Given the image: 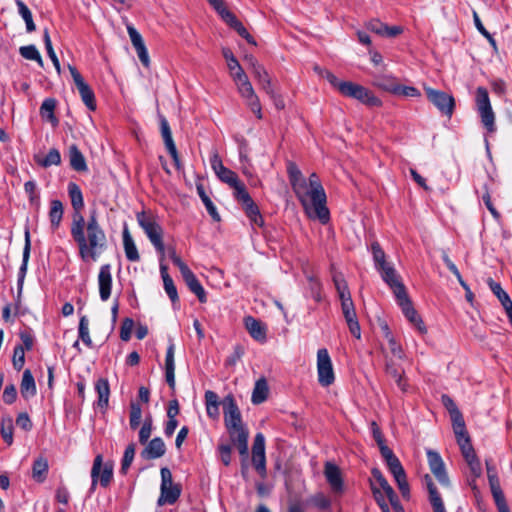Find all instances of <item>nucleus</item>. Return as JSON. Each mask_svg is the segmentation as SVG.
<instances>
[{
	"instance_id": "nucleus-42",
	"label": "nucleus",
	"mask_w": 512,
	"mask_h": 512,
	"mask_svg": "<svg viewBox=\"0 0 512 512\" xmlns=\"http://www.w3.org/2000/svg\"><path fill=\"white\" fill-rule=\"evenodd\" d=\"M30 256V238H29V232L26 231L25 233V246L23 250V259L22 264L18 272V287L21 290L23 281L27 272V264Z\"/></svg>"
},
{
	"instance_id": "nucleus-13",
	"label": "nucleus",
	"mask_w": 512,
	"mask_h": 512,
	"mask_svg": "<svg viewBox=\"0 0 512 512\" xmlns=\"http://www.w3.org/2000/svg\"><path fill=\"white\" fill-rule=\"evenodd\" d=\"M395 297L407 320L413 324L421 334H425L427 332L426 326L417 311L414 309L412 302L407 295L406 289L403 290V292L395 294Z\"/></svg>"
},
{
	"instance_id": "nucleus-62",
	"label": "nucleus",
	"mask_w": 512,
	"mask_h": 512,
	"mask_svg": "<svg viewBox=\"0 0 512 512\" xmlns=\"http://www.w3.org/2000/svg\"><path fill=\"white\" fill-rule=\"evenodd\" d=\"M12 363L14 369L17 371L23 368L25 364V350L23 346L16 345L14 347Z\"/></svg>"
},
{
	"instance_id": "nucleus-29",
	"label": "nucleus",
	"mask_w": 512,
	"mask_h": 512,
	"mask_svg": "<svg viewBox=\"0 0 512 512\" xmlns=\"http://www.w3.org/2000/svg\"><path fill=\"white\" fill-rule=\"evenodd\" d=\"M160 497L158 498L157 504L163 506L164 504H174L181 495V486L179 484L166 485L160 487Z\"/></svg>"
},
{
	"instance_id": "nucleus-32",
	"label": "nucleus",
	"mask_w": 512,
	"mask_h": 512,
	"mask_svg": "<svg viewBox=\"0 0 512 512\" xmlns=\"http://www.w3.org/2000/svg\"><path fill=\"white\" fill-rule=\"evenodd\" d=\"M204 397L208 417L213 420L218 419L220 415L218 395L214 391L207 390Z\"/></svg>"
},
{
	"instance_id": "nucleus-58",
	"label": "nucleus",
	"mask_w": 512,
	"mask_h": 512,
	"mask_svg": "<svg viewBox=\"0 0 512 512\" xmlns=\"http://www.w3.org/2000/svg\"><path fill=\"white\" fill-rule=\"evenodd\" d=\"M134 456H135V444L132 443V444H129L124 451V455H123V458L121 461V468H120V472L122 474L127 473L128 469L130 468V466L133 462Z\"/></svg>"
},
{
	"instance_id": "nucleus-51",
	"label": "nucleus",
	"mask_w": 512,
	"mask_h": 512,
	"mask_svg": "<svg viewBox=\"0 0 512 512\" xmlns=\"http://www.w3.org/2000/svg\"><path fill=\"white\" fill-rule=\"evenodd\" d=\"M78 336L79 339L82 340V342L89 348L92 347V339L90 337L89 333V320L87 316H82L79 320V327H78Z\"/></svg>"
},
{
	"instance_id": "nucleus-25",
	"label": "nucleus",
	"mask_w": 512,
	"mask_h": 512,
	"mask_svg": "<svg viewBox=\"0 0 512 512\" xmlns=\"http://www.w3.org/2000/svg\"><path fill=\"white\" fill-rule=\"evenodd\" d=\"M244 324L253 339L259 342L266 341V327L260 320L247 316L244 318Z\"/></svg>"
},
{
	"instance_id": "nucleus-53",
	"label": "nucleus",
	"mask_w": 512,
	"mask_h": 512,
	"mask_svg": "<svg viewBox=\"0 0 512 512\" xmlns=\"http://www.w3.org/2000/svg\"><path fill=\"white\" fill-rule=\"evenodd\" d=\"M223 57L227 61V66L231 72V75L241 73V71H244L242 67L240 66L238 60L234 57L232 51L229 48H223L222 49Z\"/></svg>"
},
{
	"instance_id": "nucleus-33",
	"label": "nucleus",
	"mask_w": 512,
	"mask_h": 512,
	"mask_svg": "<svg viewBox=\"0 0 512 512\" xmlns=\"http://www.w3.org/2000/svg\"><path fill=\"white\" fill-rule=\"evenodd\" d=\"M95 390L98 394V406L101 409H106L109 403L110 387L108 380L99 378L95 383Z\"/></svg>"
},
{
	"instance_id": "nucleus-21",
	"label": "nucleus",
	"mask_w": 512,
	"mask_h": 512,
	"mask_svg": "<svg viewBox=\"0 0 512 512\" xmlns=\"http://www.w3.org/2000/svg\"><path fill=\"white\" fill-rule=\"evenodd\" d=\"M324 474L332 491L335 493H341L343 491V479L339 467L334 463L326 462Z\"/></svg>"
},
{
	"instance_id": "nucleus-2",
	"label": "nucleus",
	"mask_w": 512,
	"mask_h": 512,
	"mask_svg": "<svg viewBox=\"0 0 512 512\" xmlns=\"http://www.w3.org/2000/svg\"><path fill=\"white\" fill-rule=\"evenodd\" d=\"M307 202L312 207L311 219H318L322 224L330 220V212L326 206L325 190L316 173H312L307 180Z\"/></svg>"
},
{
	"instance_id": "nucleus-9",
	"label": "nucleus",
	"mask_w": 512,
	"mask_h": 512,
	"mask_svg": "<svg viewBox=\"0 0 512 512\" xmlns=\"http://www.w3.org/2000/svg\"><path fill=\"white\" fill-rule=\"evenodd\" d=\"M317 373L319 384L328 387L335 380L331 358L327 349L322 348L317 352Z\"/></svg>"
},
{
	"instance_id": "nucleus-8",
	"label": "nucleus",
	"mask_w": 512,
	"mask_h": 512,
	"mask_svg": "<svg viewBox=\"0 0 512 512\" xmlns=\"http://www.w3.org/2000/svg\"><path fill=\"white\" fill-rule=\"evenodd\" d=\"M340 93L349 98L356 99L369 106H380L381 101L373 93L362 85L346 81L340 87Z\"/></svg>"
},
{
	"instance_id": "nucleus-31",
	"label": "nucleus",
	"mask_w": 512,
	"mask_h": 512,
	"mask_svg": "<svg viewBox=\"0 0 512 512\" xmlns=\"http://www.w3.org/2000/svg\"><path fill=\"white\" fill-rule=\"evenodd\" d=\"M122 236L126 258L131 262L139 261L140 255L138 249L127 227H124Z\"/></svg>"
},
{
	"instance_id": "nucleus-24",
	"label": "nucleus",
	"mask_w": 512,
	"mask_h": 512,
	"mask_svg": "<svg viewBox=\"0 0 512 512\" xmlns=\"http://www.w3.org/2000/svg\"><path fill=\"white\" fill-rule=\"evenodd\" d=\"M423 483L429 492V500L432 505L433 512H446L442 498L437 491L431 476L426 474L423 478Z\"/></svg>"
},
{
	"instance_id": "nucleus-3",
	"label": "nucleus",
	"mask_w": 512,
	"mask_h": 512,
	"mask_svg": "<svg viewBox=\"0 0 512 512\" xmlns=\"http://www.w3.org/2000/svg\"><path fill=\"white\" fill-rule=\"evenodd\" d=\"M136 218L139 226L144 230L151 244L154 246L156 251L163 256L165 251L163 243V229L157 222L156 217L142 211L137 213Z\"/></svg>"
},
{
	"instance_id": "nucleus-36",
	"label": "nucleus",
	"mask_w": 512,
	"mask_h": 512,
	"mask_svg": "<svg viewBox=\"0 0 512 512\" xmlns=\"http://www.w3.org/2000/svg\"><path fill=\"white\" fill-rule=\"evenodd\" d=\"M371 474L372 478L369 480V482L375 483L376 487L379 488L380 492L383 494L384 497L394 492V489L391 487V485L388 483V481L378 468H373L371 470Z\"/></svg>"
},
{
	"instance_id": "nucleus-54",
	"label": "nucleus",
	"mask_w": 512,
	"mask_h": 512,
	"mask_svg": "<svg viewBox=\"0 0 512 512\" xmlns=\"http://www.w3.org/2000/svg\"><path fill=\"white\" fill-rule=\"evenodd\" d=\"M1 436L7 445L13 443V422L11 418H3L0 428Z\"/></svg>"
},
{
	"instance_id": "nucleus-55",
	"label": "nucleus",
	"mask_w": 512,
	"mask_h": 512,
	"mask_svg": "<svg viewBox=\"0 0 512 512\" xmlns=\"http://www.w3.org/2000/svg\"><path fill=\"white\" fill-rule=\"evenodd\" d=\"M197 191L210 216L214 220L219 221L220 216L217 212V209L209 196L205 193L204 189L202 187H197Z\"/></svg>"
},
{
	"instance_id": "nucleus-19",
	"label": "nucleus",
	"mask_w": 512,
	"mask_h": 512,
	"mask_svg": "<svg viewBox=\"0 0 512 512\" xmlns=\"http://www.w3.org/2000/svg\"><path fill=\"white\" fill-rule=\"evenodd\" d=\"M99 295L102 301H107L111 296L112 290V274L111 265L104 264L100 267L98 273Z\"/></svg>"
},
{
	"instance_id": "nucleus-10",
	"label": "nucleus",
	"mask_w": 512,
	"mask_h": 512,
	"mask_svg": "<svg viewBox=\"0 0 512 512\" xmlns=\"http://www.w3.org/2000/svg\"><path fill=\"white\" fill-rule=\"evenodd\" d=\"M68 69L74 81V84L80 94V97L85 104V106L90 110L94 111L97 107L95 94L91 87L85 82L84 78L77 70L76 67L72 65H68Z\"/></svg>"
},
{
	"instance_id": "nucleus-38",
	"label": "nucleus",
	"mask_w": 512,
	"mask_h": 512,
	"mask_svg": "<svg viewBox=\"0 0 512 512\" xmlns=\"http://www.w3.org/2000/svg\"><path fill=\"white\" fill-rule=\"evenodd\" d=\"M63 204L60 200L54 199L50 202V210H49V219L51 223V227L53 230H56L62 221L63 217Z\"/></svg>"
},
{
	"instance_id": "nucleus-52",
	"label": "nucleus",
	"mask_w": 512,
	"mask_h": 512,
	"mask_svg": "<svg viewBox=\"0 0 512 512\" xmlns=\"http://www.w3.org/2000/svg\"><path fill=\"white\" fill-rule=\"evenodd\" d=\"M142 419V409L141 406L136 402L130 403V418L129 425L132 430H135L139 427Z\"/></svg>"
},
{
	"instance_id": "nucleus-14",
	"label": "nucleus",
	"mask_w": 512,
	"mask_h": 512,
	"mask_svg": "<svg viewBox=\"0 0 512 512\" xmlns=\"http://www.w3.org/2000/svg\"><path fill=\"white\" fill-rule=\"evenodd\" d=\"M395 297L407 320L413 324L421 334H425L427 332L426 326L417 311L414 309L412 302L407 295L406 289L403 290V292L395 294Z\"/></svg>"
},
{
	"instance_id": "nucleus-18",
	"label": "nucleus",
	"mask_w": 512,
	"mask_h": 512,
	"mask_svg": "<svg viewBox=\"0 0 512 512\" xmlns=\"http://www.w3.org/2000/svg\"><path fill=\"white\" fill-rule=\"evenodd\" d=\"M127 32L140 62L144 67L148 68L150 65V58L141 34L132 25L127 26Z\"/></svg>"
},
{
	"instance_id": "nucleus-6",
	"label": "nucleus",
	"mask_w": 512,
	"mask_h": 512,
	"mask_svg": "<svg viewBox=\"0 0 512 512\" xmlns=\"http://www.w3.org/2000/svg\"><path fill=\"white\" fill-rule=\"evenodd\" d=\"M223 414L229 436L240 433L241 430H247L242 422L239 407L232 395L226 396L223 400Z\"/></svg>"
},
{
	"instance_id": "nucleus-48",
	"label": "nucleus",
	"mask_w": 512,
	"mask_h": 512,
	"mask_svg": "<svg viewBox=\"0 0 512 512\" xmlns=\"http://www.w3.org/2000/svg\"><path fill=\"white\" fill-rule=\"evenodd\" d=\"M55 107L56 101L53 98L45 99L40 107L41 116L43 118H46L53 124H56L58 122L57 118L54 115Z\"/></svg>"
},
{
	"instance_id": "nucleus-57",
	"label": "nucleus",
	"mask_w": 512,
	"mask_h": 512,
	"mask_svg": "<svg viewBox=\"0 0 512 512\" xmlns=\"http://www.w3.org/2000/svg\"><path fill=\"white\" fill-rule=\"evenodd\" d=\"M252 465L262 479L267 477L266 454H252Z\"/></svg>"
},
{
	"instance_id": "nucleus-39",
	"label": "nucleus",
	"mask_w": 512,
	"mask_h": 512,
	"mask_svg": "<svg viewBox=\"0 0 512 512\" xmlns=\"http://www.w3.org/2000/svg\"><path fill=\"white\" fill-rule=\"evenodd\" d=\"M373 85L384 91L395 94L398 82L392 75H377L374 77Z\"/></svg>"
},
{
	"instance_id": "nucleus-26",
	"label": "nucleus",
	"mask_w": 512,
	"mask_h": 512,
	"mask_svg": "<svg viewBox=\"0 0 512 512\" xmlns=\"http://www.w3.org/2000/svg\"><path fill=\"white\" fill-rule=\"evenodd\" d=\"M174 354H175V344L173 341H170L166 357H165V378L169 387L174 390L175 389V362H174Z\"/></svg>"
},
{
	"instance_id": "nucleus-40",
	"label": "nucleus",
	"mask_w": 512,
	"mask_h": 512,
	"mask_svg": "<svg viewBox=\"0 0 512 512\" xmlns=\"http://www.w3.org/2000/svg\"><path fill=\"white\" fill-rule=\"evenodd\" d=\"M253 75L266 93H272L271 79L268 72L261 64L254 65Z\"/></svg>"
},
{
	"instance_id": "nucleus-12",
	"label": "nucleus",
	"mask_w": 512,
	"mask_h": 512,
	"mask_svg": "<svg viewBox=\"0 0 512 512\" xmlns=\"http://www.w3.org/2000/svg\"><path fill=\"white\" fill-rule=\"evenodd\" d=\"M395 297L407 320L413 324L421 334H425L427 332L426 326L417 311L414 309L412 302L407 295L406 289L403 290V292L395 294Z\"/></svg>"
},
{
	"instance_id": "nucleus-20",
	"label": "nucleus",
	"mask_w": 512,
	"mask_h": 512,
	"mask_svg": "<svg viewBox=\"0 0 512 512\" xmlns=\"http://www.w3.org/2000/svg\"><path fill=\"white\" fill-rule=\"evenodd\" d=\"M378 271L381 273L383 281L393 290L394 295L405 290V286L392 264H388Z\"/></svg>"
},
{
	"instance_id": "nucleus-45",
	"label": "nucleus",
	"mask_w": 512,
	"mask_h": 512,
	"mask_svg": "<svg viewBox=\"0 0 512 512\" xmlns=\"http://www.w3.org/2000/svg\"><path fill=\"white\" fill-rule=\"evenodd\" d=\"M15 3L18 8L19 15L25 21L27 32L35 31L36 26L34 24L32 13L28 6L22 0H16Z\"/></svg>"
},
{
	"instance_id": "nucleus-44",
	"label": "nucleus",
	"mask_w": 512,
	"mask_h": 512,
	"mask_svg": "<svg viewBox=\"0 0 512 512\" xmlns=\"http://www.w3.org/2000/svg\"><path fill=\"white\" fill-rule=\"evenodd\" d=\"M35 161L38 165L48 168L52 165H59L61 163V155L58 149L52 148L43 158L35 156Z\"/></svg>"
},
{
	"instance_id": "nucleus-61",
	"label": "nucleus",
	"mask_w": 512,
	"mask_h": 512,
	"mask_svg": "<svg viewBox=\"0 0 512 512\" xmlns=\"http://www.w3.org/2000/svg\"><path fill=\"white\" fill-rule=\"evenodd\" d=\"M450 416L453 421V429H454L456 438H459L461 436H468V434L466 432V428H465V422H464L461 412H458L457 415L451 414Z\"/></svg>"
},
{
	"instance_id": "nucleus-50",
	"label": "nucleus",
	"mask_w": 512,
	"mask_h": 512,
	"mask_svg": "<svg viewBox=\"0 0 512 512\" xmlns=\"http://www.w3.org/2000/svg\"><path fill=\"white\" fill-rule=\"evenodd\" d=\"M487 283H488L491 291L498 298V300L501 302L503 307L507 306V304L512 302L509 295L503 290L500 283L495 282L492 278H489Z\"/></svg>"
},
{
	"instance_id": "nucleus-60",
	"label": "nucleus",
	"mask_w": 512,
	"mask_h": 512,
	"mask_svg": "<svg viewBox=\"0 0 512 512\" xmlns=\"http://www.w3.org/2000/svg\"><path fill=\"white\" fill-rule=\"evenodd\" d=\"M101 466H102V455L99 454L94 458L93 466L91 469V487H90L91 492L95 491V488L99 482L98 477H99V473L101 470Z\"/></svg>"
},
{
	"instance_id": "nucleus-56",
	"label": "nucleus",
	"mask_w": 512,
	"mask_h": 512,
	"mask_svg": "<svg viewBox=\"0 0 512 512\" xmlns=\"http://www.w3.org/2000/svg\"><path fill=\"white\" fill-rule=\"evenodd\" d=\"M113 479V465L111 463H102L99 473V483L102 487L106 488L110 485Z\"/></svg>"
},
{
	"instance_id": "nucleus-4",
	"label": "nucleus",
	"mask_w": 512,
	"mask_h": 512,
	"mask_svg": "<svg viewBox=\"0 0 512 512\" xmlns=\"http://www.w3.org/2000/svg\"><path fill=\"white\" fill-rule=\"evenodd\" d=\"M287 173L293 192L301 203L304 211L309 217H312V207L307 202V180L303 177L302 172L293 162L287 165Z\"/></svg>"
},
{
	"instance_id": "nucleus-23",
	"label": "nucleus",
	"mask_w": 512,
	"mask_h": 512,
	"mask_svg": "<svg viewBox=\"0 0 512 512\" xmlns=\"http://www.w3.org/2000/svg\"><path fill=\"white\" fill-rule=\"evenodd\" d=\"M67 191L71 201V206L74 210L72 219L76 215L83 216L81 211L84 208V198L79 185L75 182H69L67 185Z\"/></svg>"
},
{
	"instance_id": "nucleus-34",
	"label": "nucleus",
	"mask_w": 512,
	"mask_h": 512,
	"mask_svg": "<svg viewBox=\"0 0 512 512\" xmlns=\"http://www.w3.org/2000/svg\"><path fill=\"white\" fill-rule=\"evenodd\" d=\"M268 393H269V388H268L266 379L265 378L258 379L255 383V386H254V389L252 392V396H251L252 403L255 405H259V404L263 403L267 399Z\"/></svg>"
},
{
	"instance_id": "nucleus-63",
	"label": "nucleus",
	"mask_w": 512,
	"mask_h": 512,
	"mask_svg": "<svg viewBox=\"0 0 512 512\" xmlns=\"http://www.w3.org/2000/svg\"><path fill=\"white\" fill-rule=\"evenodd\" d=\"M153 429V422L152 417L148 416L145 418L144 423L139 431V442L141 444H146L148 442V439L151 436Z\"/></svg>"
},
{
	"instance_id": "nucleus-41",
	"label": "nucleus",
	"mask_w": 512,
	"mask_h": 512,
	"mask_svg": "<svg viewBox=\"0 0 512 512\" xmlns=\"http://www.w3.org/2000/svg\"><path fill=\"white\" fill-rule=\"evenodd\" d=\"M246 216L250 219L252 225L262 227L264 224V220L262 215L260 214L258 206L255 204L253 200L247 202L242 205Z\"/></svg>"
},
{
	"instance_id": "nucleus-7",
	"label": "nucleus",
	"mask_w": 512,
	"mask_h": 512,
	"mask_svg": "<svg viewBox=\"0 0 512 512\" xmlns=\"http://www.w3.org/2000/svg\"><path fill=\"white\" fill-rule=\"evenodd\" d=\"M475 100L482 124L489 133L495 132V115L491 107L487 89L484 87H478L476 90Z\"/></svg>"
},
{
	"instance_id": "nucleus-35",
	"label": "nucleus",
	"mask_w": 512,
	"mask_h": 512,
	"mask_svg": "<svg viewBox=\"0 0 512 512\" xmlns=\"http://www.w3.org/2000/svg\"><path fill=\"white\" fill-rule=\"evenodd\" d=\"M69 159L70 166L77 172H85L87 171L86 160L82 154V152L77 148L76 145H72L69 148Z\"/></svg>"
},
{
	"instance_id": "nucleus-43",
	"label": "nucleus",
	"mask_w": 512,
	"mask_h": 512,
	"mask_svg": "<svg viewBox=\"0 0 512 512\" xmlns=\"http://www.w3.org/2000/svg\"><path fill=\"white\" fill-rule=\"evenodd\" d=\"M48 461L47 459L40 457L36 459L32 466V477L39 483H42L48 473Z\"/></svg>"
},
{
	"instance_id": "nucleus-47",
	"label": "nucleus",
	"mask_w": 512,
	"mask_h": 512,
	"mask_svg": "<svg viewBox=\"0 0 512 512\" xmlns=\"http://www.w3.org/2000/svg\"><path fill=\"white\" fill-rule=\"evenodd\" d=\"M371 253L377 271L389 264L386 261V254L384 250L381 248L380 244L377 241L371 244Z\"/></svg>"
},
{
	"instance_id": "nucleus-64",
	"label": "nucleus",
	"mask_w": 512,
	"mask_h": 512,
	"mask_svg": "<svg viewBox=\"0 0 512 512\" xmlns=\"http://www.w3.org/2000/svg\"><path fill=\"white\" fill-rule=\"evenodd\" d=\"M332 271V280L338 295L341 293L349 292V288L343 274L341 272H337L334 269Z\"/></svg>"
},
{
	"instance_id": "nucleus-16",
	"label": "nucleus",
	"mask_w": 512,
	"mask_h": 512,
	"mask_svg": "<svg viewBox=\"0 0 512 512\" xmlns=\"http://www.w3.org/2000/svg\"><path fill=\"white\" fill-rule=\"evenodd\" d=\"M427 459L431 472L443 486L449 485V477L447 475L445 464L440 454L433 450L427 451Z\"/></svg>"
},
{
	"instance_id": "nucleus-27",
	"label": "nucleus",
	"mask_w": 512,
	"mask_h": 512,
	"mask_svg": "<svg viewBox=\"0 0 512 512\" xmlns=\"http://www.w3.org/2000/svg\"><path fill=\"white\" fill-rule=\"evenodd\" d=\"M232 78L238 87L239 93L247 100V102L257 97L252 84L244 71H241V73L238 74H233Z\"/></svg>"
},
{
	"instance_id": "nucleus-59",
	"label": "nucleus",
	"mask_w": 512,
	"mask_h": 512,
	"mask_svg": "<svg viewBox=\"0 0 512 512\" xmlns=\"http://www.w3.org/2000/svg\"><path fill=\"white\" fill-rule=\"evenodd\" d=\"M232 188L234 189L235 199L242 205L252 200L251 196L246 190L245 185L241 181H239L238 184L233 185Z\"/></svg>"
},
{
	"instance_id": "nucleus-46",
	"label": "nucleus",
	"mask_w": 512,
	"mask_h": 512,
	"mask_svg": "<svg viewBox=\"0 0 512 512\" xmlns=\"http://www.w3.org/2000/svg\"><path fill=\"white\" fill-rule=\"evenodd\" d=\"M43 41H44L45 49L47 51L49 58L51 59L57 73L60 74L61 73L60 62H59V59L53 49L51 38L49 35V30L47 28H45L43 31Z\"/></svg>"
},
{
	"instance_id": "nucleus-5",
	"label": "nucleus",
	"mask_w": 512,
	"mask_h": 512,
	"mask_svg": "<svg viewBox=\"0 0 512 512\" xmlns=\"http://www.w3.org/2000/svg\"><path fill=\"white\" fill-rule=\"evenodd\" d=\"M169 256L173 264L178 267L182 278L189 290L197 296L199 302L205 303L207 301L206 292L195 274L176 254L175 249H171L169 251Z\"/></svg>"
},
{
	"instance_id": "nucleus-37",
	"label": "nucleus",
	"mask_w": 512,
	"mask_h": 512,
	"mask_svg": "<svg viewBox=\"0 0 512 512\" xmlns=\"http://www.w3.org/2000/svg\"><path fill=\"white\" fill-rule=\"evenodd\" d=\"M248 438V430H241L240 433L230 435L231 441L237 447L239 454L244 460L248 459Z\"/></svg>"
},
{
	"instance_id": "nucleus-15",
	"label": "nucleus",
	"mask_w": 512,
	"mask_h": 512,
	"mask_svg": "<svg viewBox=\"0 0 512 512\" xmlns=\"http://www.w3.org/2000/svg\"><path fill=\"white\" fill-rule=\"evenodd\" d=\"M160 131H161V136L163 138L165 147H166L167 151L169 152V154L171 155L176 169L181 170L183 166L180 161L178 151H177L176 145H175L173 137H172V132H171L169 123L164 116L160 117Z\"/></svg>"
},
{
	"instance_id": "nucleus-1",
	"label": "nucleus",
	"mask_w": 512,
	"mask_h": 512,
	"mask_svg": "<svg viewBox=\"0 0 512 512\" xmlns=\"http://www.w3.org/2000/svg\"><path fill=\"white\" fill-rule=\"evenodd\" d=\"M70 233L83 261H97L107 249V236L99 223L97 209L89 211L87 220L76 215L72 219Z\"/></svg>"
},
{
	"instance_id": "nucleus-22",
	"label": "nucleus",
	"mask_w": 512,
	"mask_h": 512,
	"mask_svg": "<svg viewBox=\"0 0 512 512\" xmlns=\"http://www.w3.org/2000/svg\"><path fill=\"white\" fill-rule=\"evenodd\" d=\"M166 453V446L162 438L155 437L148 442L141 452L142 458L146 460L158 459Z\"/></svg>"
},
{
	"instance_id": "nucleus-17",
	"label": "nucleus",
	"mask_w": 512,
	"mask_h": 512,
	"mask_svg": "<svg viewBox=\"0 0 512 512\" xmlns=\"http://www.w3.org/2000/svg\"><path fill=\"white\" fill-rule=\"evenodd\" d=\"M211 167L214 170L217 177L224 183L228 184L232 187L235 184H238L240 181L238 175L225 167L222 163V160L217 154H214L210 159Z\"/></svg>"
},
{
	"instance_id": "nucleus-30",
	"label": "nucleus",
	"mask_w": 512,
	"mask_h": 512,
	"mask_svg": "<svg viewBox=\"0 0 512 512\" xmlns=\"http://www.w3.org/2000/svg\"><path fill=\"white\" fill-rule=\"evenodd\" d=\"M20 392L24 399L28 400L37 393L36 383L32 372L29 369L24 370L20 383Z\"/></svg>"
},
{
	"instance_id": "nucleus-49",
	"label": "nucleus",
	"mask_w": 512,
	"mask_h": 512,
	"mask_svg": "<svg viewBox=\"0 0 512 512\" xmlns=\"http://www.w3.org/2000/svg\"><path fill=\"white\" fill-rule=\"evenodd\" d=\"M19 53L23 58L36 61L39 66L43 67L42 57L35 45L21 46Z\"/></svg>"
},
{
	"instance_id": "nucleus-28",
	"label": "nucleus",
	"mask_w": 512,
	"mask_h": 512,
	"mask_svg": "<svg viewBox=\"0 0 512 512\" xmlns=\"http://www.w3.org/2000/svg\"><path fill=\"white\" fill-rule=\"evenodd\" d=\"M386 373L395 380L398 388L402 392H407L408 383L407 379L405 378V371L400 365H397L392 360L387 361Z\"/></svg>"
},
{
	"instance_id": "nucleus-11",
	"label": "nucleus",
	"mask_w": 512,
	"mask_h": 512,
	"mask_svg": "<svg viewBox=\"0 0 512 512\" xmlns=\"http://www.w3.org/2000/svg\"><path fill=\"white\" fill-rule=\"evenodd\" d=\"M428 100L443 114L451 117L454 112L455 100L452 95L433 88H426Z\"/></svg>"
}]
</instances>
